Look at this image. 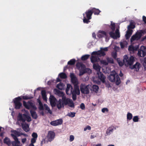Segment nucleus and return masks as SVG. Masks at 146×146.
Masks as SVG:
<instances>
[{"mask_svg": "<svg viewBox=\"0 0 146 146\" xmlns=\"http://www.w3.org/2000/svg\"><path fill=\"white\" fill-rule=\"evenodd\" d=\"M124 59L123 62L121 61H118L119 65L120 66H122L124 64L125 66L131 65L135 61L134 57L131 56L129 58L127 55H125L123 57Z\"/></svg>", "mask_w": 146, "mask_h": 146, "instance_id": "f257e3e1", "label": "nucleus"}, {"mask_svg": "<svg viewBox=\"0 0 146 146\" xmlns=\"http://www.w3.org/2000/svg\"><path fill=\"white\" fill-rule=\"evenodd\" d=\"M108 78L110 82H115L117 85H119L121 83L120 78L115 72H111L108 77Z\"/></svg>", "mask_w": 146, "mask_h": 146, "instance_id": "f03ea898", "label": "nucleus"}, {"mask_svg": "<svg viewBox=\"0 0 146 146\" xmlns=\"http://www.w3.org/2000/svg\"><path fill=\"white\" fill-rule=\"evenodd\" d=\"M92 12L91 9L86 11L84 13H83V23H84L88 24L90 22V20L92 19Z\"/></svg>", "mask_w": 146, "mask_h": 146, "instance_id": "7ed1b4c3", "label": "nucleus"}, {"mask_svg": "<svg viewBox=\"0 0 146 146\" xmlns=\"http://www.w3.org/2000/svg\"><path fill=\"white\" fill-rule=\"evenodd\" d=\"M22 98L20 97L16 98L13 100L14 104V107L16 109H20L22 106V104L21 102Z\"/></svg>", "mask_w": 146, "mask_h": 146, "instance_id": "20e7f679", "label": "nucleus"}, {"mask_svg": "<svg viewBox=\"0 0 146 146\" xmlns=\"http://www.w3.org/2000/svg\"><path fill=\"white\" fill-rule=\"evenodd\" d=\"M80 88L82 94H88L90 92L89 85H86L84 84H81L80 86Z\"/></svg>", "mask_w": 146, "mask_h": 146, "instance_id": "39448f33", "label": "nucleus"}, {"mask_svg": "<svg viewBox=\"0 0 146 146\" xmlns=\"http://www.w3.org/2000/svg\"><path fill=\"white\" fill-rule=\"evenodd\" d=\"M143 33V31L142 30H140L139 32L137 31L135 35L131 36L130 39L131 42H132L135 40H139Z\"/></svg>", "mask_w": 146, "mask_h": 146, "instance_id": "423d86ee", "label": "nucleus"}, {"mask_svg": "<svg viewBox=\"0 0 146 146\" xmlns=\"http://www.w3.org/2000/svg\"><path fill=\"white\" fill-rule=\"evenodd\" d=\"M143 33V31L142 30H140L139 32L137 31L135 35L131 36L130 39L131 42H132L135 40H139Z\"/></svg>", "mask_w": 146, "mask_h": 146, "instance_id": "0eeeda50", "label": "nucleus"}, {"mask_svg": "<svg viewBox=\"0 0 146 146\" xmlns=\"http://www.w3.org/2000/svg\"><path fill=\"white\" fill-rule=\"evenodd\" d=\"M11 136L14 139L15 141L12 142V144L13 146H21L20 144V142L17 136L14 134H11Z\"/></svg>", "mask_w": 146, "mask_h": 146, "instance_id": "6e6552de", "label": "nucleus"}, {"mask_svg": "<svg viewBox=\"0 0 146 146\" xmlns=\"http://www.w3.org/2000/svg\"><path fill=\"white\" fill-rule=\"evenodd\" d=\"M145 49L146 48L144 46H141L140 49L138 51V55L141 57L145 56L146 54Z\"/></svg>", "mask_w": 146, "mask_h": 146, "instance_id": "1a4fd4ad", "label": "nucleus"}, {"mask_svg": "<svg viewBox=\"0 0 146 146\" xmlns=\"http://www.w3.org/2000/svg\"><path fill=\"white\" fill-rule=\"evenodd\" d=\"M97 36L99 38L105 37L106 39H109L107 33L105 31H99V33L97 35Z\"/></svg>", "mask_w": 146, "mask_h": 146, "instance_id": "9d476101", "label": "nucleus"}, {"mask_svg": "<svg viewBox=\"0 0 146 146\" xmlns=\"http://www.w3.org/2000/svg\"><path fill=\"white\" fill-rule=\"evenodd\" d=\"M62 119H60L55 121H51L50 123V124L52 125L56 126L62 124Z\"/></svg>", "mask_w": 146, "mask_h": 146, "instance_id": "9b49d317", "label": "nucleus"}, {"mask_svg": "<svg viewBox=\"0 0 146 146\" xmlns=\"http://www.w3.org/2000/svg\"><path fill=\"white\" fill-rule=\"evenodd\" d=\"M55 136V133L53 131H49L48 134L47 138L49 141H51L53 140Z\"/></svg>", "mask_w": 146, "mask_h": 146, "instance_id": "f8f14e48", "label": "nucleus"}, {"mask_svg": "<svg viewBox=\"0 0 146 146\" xmlns=\"http://www.w3.org/2000/svg\"><path fill=\"white\" fill-rule=\"evenodd\" d=\"M141 67V64L138 62H137L134 65L132 66H130L129 68L131 69H134L136 71L138 72Z\"/></svg>", "mask_w": 146, "mask_h": 146, "instance_id": "ddd939ff", "label": "nucleus"}, {"mask_svg": "<svg viewBox=\"0 0 146 146\" xmlns=\"http://www.w3.org/2000/svg\"><path fill=\"white\" fill-rule=\"evenodd\" d=\"M97 74L98 78L103 83H104L105 82L106 76L100 72H97Z\"/></svg>", "mask_w": 146, "mask_h": 146, "instance_id": "4468645a", "label": "nucleus"}, {"mask_svg": "<svg viewBox=\"0 0 146 146\" xmlns=\"http://www.w3.org/2000/svg\"><path fill=\"white\" fill-rule=\"evenodd\" d=\"M49 100L51 106L52 107H54L56 105V99L53 95H50L49 98Z\"/></svg>", "mask_w": 146, "mask_h": 146, "instance_id": "2eb2a0df", "label": "nucleus"}, {"mask_svg": "<svg viewBox=\"0 0 146 146\" xmlns=\"http://www.w3.org/2000/svg\"><path fill=\"white\" fill-rule=\"evenodd\" d=\"M73 88L72 86L69 84H67L66 88V94H71L72 92Z\"/></svg>", "mask_w": 146, "mask_h": 146, "instance_id": "dca6fc26", "label": "nucleus"}, {"mask_svg": "<svg viewBox=\"0 0 146 146\" xmlns=\"http://www.w3.org/2000/svg\"><path fill=\"white\" fill-rule=\"evenodd\" d=\"M92 54L100 56H104L106 55L105 53L102 50H99L97 51H94L92 52Z\"/></svg>", "mask_w": 146, "mask_h": 146, "instance_id": "f3484780", "label": "nucleus"}, {"mask_svg": "<svg viewBox=\"0 0 146 146\" xmlns=\"http://www.w3.org/2000/svg\"><path fill=\"white\" fill-rule=\"evenodd\" d=\"M74 90L73 88L72 93H74L78 95H79L80 94V92L78 85L77 84L74 85Z\"/></svg>", "mask_w": 146, "mask_h": 146, "instance_id": "a211bd4d", "label": "nucleus"}, {"mask_svg": "<svg viewBox=\"0 0 146 146\" xmlns=\"http://www.w3.org/2000/svg\"><path fill=\"white\" fill-rule=\"evenodd\" d=\"M79 70V75L80 76H82L84 74L87 72V71H90V72H91V70L89 68H81Z\"/></svg>", "mask_w": 146, "mask_h": 146, "instance_id": "6ab92c4d", "label": "nucleus"}, {"mask_svg": "<svg viewBox=\"0 0 146 146\" xmlns=\"http://www.w3.org/2000/svg\"><path fill=\"white\" fill-rule=\"evenodd\" d=\"M17 120L24 122L25 121L26 119L24 117H23V115H22L21 114L19 113L17 117Z\"/></svg>", "mask_w": 146, "mask_h": 146, "instance_id": "aec40b11", "label": "nucleus"}, {"mask_svg": "<svg viewBox=\"0 0 146 146\" xmlns=\"http://www.w3.org/2000/svg\"><path fill=\"white\" fill-rule=\"evenodd\" d=\"M3 142L9 146H10L12 144V142H11L9 139L7 137H6L3 139Z\"/></svg>", "mask_w": 146, "mask_h": 146, "instance_id": "412c9836", "label": "nucleus"}, {"mask_svg": "<svg viewBox=\"0 0 146 146\" xmlns=\"http://www.w3.org/2000/svg\"><path fill=\"white\" fill-rule=\"evenodd\" d=\"M91 61L92 63H94L98 62L100 60V58L98 57L92 56L91 57Z\"/></svg>", "mask_w": 146, "mask_h": 146, "instance_id": "4be33fe9", "label": "nucleus"}, {"mask_svg": "<svg viewBox=\"0 0 146 146\" xmlns=\"http://www.w3.org/2000/svg\"><path fill=\"white\" fill-rule=\"evenodd\" d=\"M92 12V13H94L95 15H98L101 12L98 9H96L95 8H93L91 9Z\"/></svg>", "mask_w": 146, "mask_h": 146, "instance_id": "5701e85b", "label": "nucleus"}, {"mask_svg": "<svg viewBox=\"0 0 146 146\" xmlns=\"http://www.w3.org/2000/svg\"><path fill=\"white\" fill-rule=\"evenodd\" d=\"M70 100H71L69 98H66L65 97H63L62 102L64 105H66L68 104L69 102L70 101Z\"/></svg>", "mask_w": 146, "mask_h": 146, "instance_id": "b1692460", "label": "nucleus"}, {"mask_svg": "<svg viewBox=\"0 0 146 146\" xmlns=\"http://www.w3.org/2000/svg\"><path fill=\"white\" fill-rule=\"evenodd\" d=\"M93 68L94 69L98 72H100L101 67L98 64H94L93 65Z\"/></svg>", "mask_w": 146, "mask_h": 146, "instance_id": "393cba45", "label": "nucleus"}, {"mask_svg": "<svg viewBox=\"0 0 146 146\" xmlns=\"http://www.w3.org/2000/svg\"><path fill=\"white\" fill-rule=\"evenodd\" d=\"M56 106L57 108L58 109H60L61 108L63 107H64V105H63L61 100L60 99L58 101L57 103Z\"/></svg>", "mask_w": 146, "mask_h": 146, "instance_id": "a878e982", "label": "nucleus"}, {"mask_svg": "<svg viewBox=\"0 0 146 146\" xmlns=\"http://www.w3.org/2000/svg\"><path fill=\"white\" fill-rule=\"evenodd\" d=\"M132 32L133 30H128V31H127V33L125 35L126 39H127L130 38L132 33Z\"/></svg>", "mask_w": 146, "mask_h": 146, "instance_id": "bb28decb", "label": "nucleus"}, {"mask_svg": "<svg viewBox=\"0 0 146 146\" xmlns=\"http://www.w3.org/2000/svg\"><path fill=\"white\" fill-rule=\"evenodd\" d=\"M30 112L33 118L34 119H36L37 118V115L35 111L33 110H31Z\"/></svg>", "mask_w": 146, "mask_h": 146, "instance_id": "cd10ccee", "label": "nucleus"}, {"mask_svg": "<svg viewBox=\"0 0 146 146\" xmlns=\"http://www.w3.org/2000/svg\"><path fill=\"white\" fill-rule=\"evenodd\" d=\"M42 97L44 101L47 100V97L46 91L45 90H42L41 92Z\"/></svg>", "mask_w": 146, "mask_h": 146, "instance_id": "c85d7f7f", "label": "nucleus"}, {"mask_svg": "<svg viewBox=\"0 0 146 146\" xmlns=\"http://www.w3.org/2000/svg\"><path fill=\"white\" fill-rule=\"evenodd\" d=\"M76 66L78 69H80L81 68H85V65L84 64L80 62L77 63L76 64Z\"/></svg>", "mask_w": 146, "mask_h": 146, "instance_id": "c756f323", "label": "nucleus"}, {"mask_svg": "<svg viewBox=\"0 0 146 146\" xmlns=\"http://www.w3.org/2000/svg\"><path fill=\"white\" fill-rule=\"evenodd\" d=\"M56 87L59 90H63L64 88V85L63 83L60 82L57 84Z\"/></svg>", "mask_w": 146, "mask_h": 146, "instance_id": "7c9ffc66", "label": "nucleus"}, {"mask_svg": "<svg viewBox=\"0 0 146 146\" xmlns=\"http://www.w3.org/2000/svg\"><path fill=\"white\" fill-rule=\"evenodd\" d=\"M113 130V127H110L108 128L106 131V134L107 135H110L112 133Z\"/></svg>", "mask_w": 146, "mask_h": 146, "instance_id": "2f4dec72", "label": "nucleus"}, {"mask_svg": "<svg viewBox=\"0 0 146 146\" xmlns=\"http://www.w3.org/2000/svg\"><path fill=\"white\" fill-rule=\"evenodd\" d=\"M99 88L98 86L94 85L92 86L93 91L96 93H97Z\"/></svg>", "mask_w": 146, "mask_h": 146, "instance_id": "473e14b6", "label": "nucleus"}, {"mask_svg": "<svg viewBox=\"0 0 146 146\" xmlns=\"http://www.w3.org/2000/svg\"><path fill=\"white\" fill-rule=\"evenodd\" d=\"M22 126L23 128V129L25 131L27 132L29 130L27 129L28 127V124L25 123V124H22Z\"/></svg>", "mask_w": 146, "mask_h": 146, "instance_id": "72a5a7b5", "label": "nucleus"}, {"mask_svg": "<svg viewBox=\"0 0 146 146\" xmlns=\"http://www.w3.org/2000/svg\"><path fill=\"white\" fill-rule=\"evenodd\" d=\"M90 56V55L89 54H86L83 55L81 57V60L83 61L86 60L89 58Z\"/></svg>", "mask_w": 146, "mask_h": 146, "instance_id": "f704fd0d", "label": "nucleus"}, {"mask_svg": "<svg viewBox=\"0 0 146 146\" xmlns=\"http://www.w3.org/2000/svg\"><path fill=\"white\" fill-rule=\"evenodd\" d=\"M72 82L73 83L74 86V85H78V82L77 78L76 77L73 78L71 79Z\"/></svg>", "mask_w": 146, "mask_h": 146, "instance_id": "c9c22d12", "label": "nucleus"}, {"mask_svg": "<svg viewBox=\"0 0 146 146\" xmlns=\"http://www.w3.org/2000/svg\"><path fill=\"white\" fill-rule=\"evenodd\" d=\"M76 61V60L75 59H71L68 62V64L71 65H74Z\"/></svg>", "mask_w": 146, "mask_h": 146, "instance_id": "e433bc0d", "label": "nucleus"}, {"mask_svg": "<svg viewBox=\"0 0 146 146\" xmlns=\"http://www.w3.org/2000/svg\"><path fill=\"white\" fill-rule=\"evenodd\" d=\"M115 24L114 23H113L111 22V23L110 25L109 26V27L110 28L111 30L113 31H114L115 29Z\"/></svg>", "mask_w": 146, "mask_h": 146, "instance_id": "4c0bfd02", "label": "nucleus"}, {"mask_svg": "<svg viewBox=\"0 0 146 146\" xmlns=\"http://www.w3.org/2000/svg\"><path fill=\"white\" fill-rule=\"evenodd\" d=\"M23 117H24L25 119H27L26 120H27V121L30 122L31 121V117L30 116H29L25 114H23Z\"/></svg>", "mask_w": 146, "mask_h": 146, "instance_id": "58836bf2", "label": "nucleus"}, {"mask_svg": "<svg viewBox=\"0 0 146 146\" xmlns=\"http://www.w3.org/2000/svg\"><path fill=\"white\" fill-rule=\"evenodd\" d=\"M127 42L126 41H124L123 42H120V45L121 48H124L125 46L127 45Z\"/></svg>", "mask_w": 146, "mask_h": 146, "instance_id": "ea45409f", "label": "nucleus"}, {"mask_svg": "<svg viewBox=\"0 0 146 146\" xmlns=\"http://www.w3.org/2000/svg\"><path fill=\"white\" fill-rule=\"evenodd\" d=\"M114 32V31H111L109 32V34L111 37L115 39L117 37H116L115 33Z\"/></svg>", "mask_w": 146, "mask_h": 146, "instance_id": "a19ab883", "label": "nucleus"}, {"mask_svg": "<svg viewBox=\"0 0 146 146\" xmlns=\"http://www.w3.org/2000/svg\"><path fill=\"white\" fill-rule=\"evenodd\" d=\"M133 117L132 114L130 113H128L127 114V120H130L132 119Z\"/></svg>", "mask_w": 146, "mask_h": 146, "instance_id": "79ce46f5", "label": "nucleus"}, {"mask_svg": "<svg viewBox=\"0 0 146 146\" xmlns=\"http://www.w3.org/2000/svg\"><path fill=\"white\" fill-rule=\"evenodd\" d=\"M106 60L108 62V63H110L111 64H113L114 63V61L111 58H109L108 57H107L106 58Z\"/></svg>", "mask_w": 146, "mask_h": 146, "instance_id": "37998d69", "label": "nucleus"}, {"mask_svg": "<svg viewBox=\"0 0 146 146\" xmlns=\"http://www.w3.org/2000/svg\"><path fill=\"white\" fill-rule=\"evenodd\" d=\"M60 78L62 79H65L67 78L66 74L64 73H61L59 74Z\"/></svg>", "mask_w": 146, "mask_h": 146, "instance_id": "c03bdc74", "label": "nucleus"}, {"mask_svg": "<svg viewBox=\"0 0 146 146\" xmlns=\"http://www.w3.org/2000/svg\"><path fill=\"white\" fill-rule=\"evenodd\" d=\"M135 27V26L134 25L133 23H130L129 25L128 26L127 28L128 30L131 29H133Z\"/></svg>", "mask_w": 146, "mask_h": 146, "instance_id": "a18cd8bd", "label": "nucleus"}, {"mask_svg": "<svg viewBox=\"0 0 146 146\" xmlns=\"http://www.w3.org/2000/svg\"><path fill=\"white\" fill-rule=\"evenodd\" d=\"M33 98V96H23L22 97V98L23 99L25 100H27L28 99H31Z\"/></svg>", "mask_w": 146, "mask_h": 146, "instance_id": "49530a36", "label": "nucleus"}, {"mask_svg": "<svg viewBox=\"0 0 146 146\" xmlns=\"http://www.w3.org/2000/svg\"><path fill=\"white\" fill-rule=\"evenodd\" d=\"M115 35L116 37L119 38L120 37V34L119 33V30L117 29L115 31Z\"/></svg>", "mask_w": 146, "mask_h": 146, "instance_id": "de8ad7c7", "label": "nucleus"}, {"mask_svg": "<svg viewBox=\"0 0 146 146\" xmlns=\"http://www.w3.org/2000/svg\"><path fill=\"white\" fill-rule=\"evenodd\" d=\"M76 113L74 112H71L68 114L67 115L71 117H74Z\"/></svg>", "mask_w": 146, "mask_h": 146, "instance_id": "09e8293b", "label": "nucleus"}, {"mask_svg": "<svg viewBox=\"0 0 146 146\" xmlns=\"http://www.w3.org/2000/svg\"><path fill=\"white\" fill-rule=\"evenodd\" d=\"M68 106L71 107L73 108L74 107V104L73 103V101L71 100L69 102L68 104Z\"/></svg>", "mask_w": 146, "mask_h": 146, "instance_id": "8fccbe9b", "label": "nucleus"}, {"mask_svg": "<svg viewBox=\"0 0 146 146\" xmlns=\"http://www.w3.org/2000/svg\"><path fill=\"white\" fill-rule=\"evenodd\" d=\"M38 103L39 104V109L40 110H44V107L41 101H39Z\"/></svg>", "mask_w": 146, "mask_h": 146, "instance_id": "3c124183", "label": "nucleus"}, {"mask_svg": "<svg viewBox=\"0 0 146 146\" xmlns=\"http://www.w3.org/2000/svg\"><path fill=\"white\" fill-rule=\"evenodd\" d=\"M28 105L29 106V109L31 108L32 106L34 104V103H33V101L32 100H31L30 101H29L28 102Z\"/></svg>", "mask_w": 146, "mask_h": 146, "instance_id": "603ef678", "label": "nucleus"}, {"mask_svg": "<svg viewBox=\"0 0 146 146\" xmlns=\"http://www.w3.org/2000/svg\"><path fill=\"white\" fill-rule=\"evenodd\" d=\"M139 118L137 116H134L133 118V120L134 122H137L138 121Z\"/></svg>", "mask_w": 146, "mask_h": 146, "instance_id": "864d4df0", "label": "nucleus"}, {"mask_svg": "<svg viewBox=\"0 0 146 146\" xmlns=\"http://www.w3.org/2000/svg\"><path fill=\"white\" fill-rule=\"evenodd\" d=\"M32 136L33 137L32 138L37 139L38 137V135L36 133L33 132L32 134Z\"/></svg>", "mask_w": 146, "mask_h": 146, "instance_id": "5fc2aeb1", "label": "nucleus"}, {"mask_svg": "<svg viewBox=\"0 0 146 146\" xmlns=\"http://www.w3.org/2000/svg\"><path fill=\"white\" fill-rule=\"evenodd\" d=\"M23 106L25 107L27 109L29 110V106L28 105V103H27L25 101H23Z\"/></svg>", "mask_w": 146, "mask_h": 146, "instance_id": "6e6d98bb", "label": "nucleus"}, {"mask_svg": "<svg viewBox=\"0 0 146 146\" xmlns=\"http://www.w3.org/2000/svg\"><path fill=\"white\" fill-rule=\"evenodd\" d=\"M143 65L145 69L146 70V57L143 60Z\"/></svg>", "mask_w": 146, "mask_h": 146, "instance_id": "4d7b16f0", "label": "nucleus"}, {"mask_svg": "<svg viewBox=\"0 0 146 146\" xmlns=\"http://www.w3.org/2000/svg\"><path fill=\"white\" fill-rule=\"evenodd\" d=\"M71 94L72 95V98L73 100L75 101L76 99V94L74 93H71Z\"/></svg>", "mask_w": 146, "mask_h": 146, "instance_id": "13d9d810", "label": "nucleus"}, {"mask_svg": "<svg viewBox=\"0 0 146 146\" xmlns=\"http://www.w3.org/2000/svg\"><path fill=\"white\" fill-rule=\"evenodd\" d=\"M37 139L32 138L31 141V143L30 144H34L36 142Z\"/></svg>", "mask_w": 146, "mask_h": 146, "instance_id": "bf43d9fd", "label": "nucleus"}, {"mask_svg": "<svg viewBox=\"0 0 146 146\" xmlns=\"http://www.w3.org/2000/svg\"><path fill=\"white\" fill-rule=\"evenodd\" d=\"M128 50L129 51H133L135 49L134 47L132 45L130 46L128 48Z\"/></svg>", "mask_w": 146, "mask_h": 146, "instance_id": "052dcab7", "label": "nucleus"}, {"mask_svg": "<svg viewBox=\"0 0 146 146\" xmlns=\"http://www.w3.org/2000/svg\"><path fill=\"white\" fill-rule=\"evenodd\" d=\"M13 133L16 136H20V133L19 132L16 131H13Z\"/></svg>", "mask_w": 146, "mask_h": 146, "instance_id": "680f3d73", "label": "nucleus"}, {"mask_svg": "<svg viewBox=\"0 0 146 146\" xmlns=\"http://www.w3.org/2000/svg\"><path fill=\"white\" fill-rule=\"evenodd\" d=\"M100 62L102 63L105 65H107L108 64V62H107L105 60H102L100 61Z\"/></svg>", "mask_w": 146, "mask_h": 146, "instance_id": "e2e57ef3", "label": "nucleus"}, {"mask_svg": "<svg viewBox=\"0 0 146 146\" xmlns=\"http://www.w3.org/2000/svg\"><path fill=\"white\" fill-rule=\"evenodd\" d=\"M91 129V127L89 125H87L84 129V131H86L87 129L88 130H90Z\"/></svg>", "mask_w": 146, "mask_h": 146, "instance_id": "0e129e2a", "label": "nucleus"}, {"mask_svg": "<svg viewBox=\"0 0 146 146\" xmlns=\"http://www.w3.org/2000/svg\"><path fill=\"white\" fill-rule=\"evenodd\" d=\"M80 108L82 110H84L85 109V106L84 104L83 103H82L80 105Z\"/></svg>", "mask_w": 146, "mask_h": 146, "instance_id": "69168bd1", "label": "nucleus"}, {"mask_svg": "<svg viewBox=\"0 0 146 146\" xmlns=\"http://www.w3.org/2000/svg\"><path fill=\"white\" fill-rule=\"evenodd\" d=\"M112 56L113 58L115 59L117 57V54L116 52H115L112 53Z\"/></svg>", "mask_w": 146, "mask_h": 146, "instance_id": "338daca9", "label": "nucleus"}, {"mask_svg": "<svg viewBox=\"0 0 146 146\" xmlns=\"http://www.w3.org/2000/svg\"><path fill=\"white\" fill-rule=\"evenodd\" d=\"M45 107L46 108V109L48 111L50 114H51L52 113V112L49 108L47 106H45Z\"/></svg>", "mask_w": 146, "mask_h": 146, "instance_id": "774afa93", "label": "nucleus"}]
</instances>
